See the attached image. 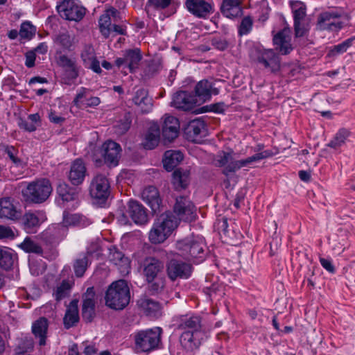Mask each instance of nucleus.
<instances>
[{"instance_id":"nucleus-28","label":"nucleus","mask_w":355,"mask_h":355,"mask_svg":"<svg viewBox=\"0 0 355 355\" xmlns=\"http://www.w3.org/2000/svg\"><path fill=\"white\" fill-rule=\"evenodd\" d=\"M58 64L64 69L67 78L70 80H76L79 76V67L75 60L69 58L65 55L59 56Z\"/></svg>"},{"instance_id":"nucleus-58","label":"nucleus","mask_w":355,"mask_h":355,"mask_svg":"<svg viewBox=\"0 0 355 355\" xmlns=\"http://www.w3.org/2000/svg\"><path fill=\"white\" fill-rule=\"evenodd\" d=\"M5 151L15 164L18 166L21 163V159L16 156L17 152L13 146H7Z\"/></svg>"},{"instance_id":"nucleus-11","label":"nucleus","mask_w":355,"mask_h":355,"mask_svg":"<svg viewBox=\"0 0 355 355\" xmlns=\"http://www.w3.org/2000/svg\"><path fill=\"white\" fill-rule=\"evenodd\" d=\"M57 10L62 19L69 21H80L86 14V9L76 0H64Z\"/></svg>"},{"instance_id":"nucleus-18","label":"nucleus","mask_w":355,"mask_h":355,"mask_svg":"<svg viewBox=\"0 0 355 355\" xmlns=\"http://www.w3.org/2000/svg\"><path fill=\"white\" fill-rule=\"evenodd\" d=\"M184 133L188 140L195 143L199 142L207 135L205 121L200 118L191 121L184 128Z\"/></svg>"},{"instance_id":"nucleus-35","label":"nucleus","mask_w":355,"mask_h":355,"mask_svg":"<svg viewBox=\"0 0 355 355\" xmlns=\"http://www.w3.org/2000/svg\"><path fill=\"white\" fill-rule=\"evenodd\" d=\"M92 253L90 252H86L79 255L74 261L73 268L76 277H82L88 266L91 264L90 257Z\"/></svg>"},{"instance_id":"nucleus-3","label":"nucleus","mask_w":355,"mask_h":355,"mask_svg":"<svg viewBox=\"0 0 355 355\" xmlns=\"http://www.w3.org/2000/svg\"><path fill=\"white\" fill-rule=\"evenodd\" d=\"M141 267L149 292L152 294L160 293L164 289L166 282L163 262L155 257H148L144 259Z\"/></svg>"},{"instance_id":"nucleus-26","label":"nucleus","mask_w":355,"mask_h":355,"mask_svg":"<svg viewBox=\"0 0 355 355\" xmlns=\"http://www.w3.org/2000/svg\"><path fill=\"white\" fill-rule=\"evenodd\" d=\"M186 6L189 11L198 17H206L211 12V4L204 0H187Z\"/></svg>"},{"instance_id":"nucleus-23","label":"nucleus","mask_w":355,"mask_h":355,"mask_svg":"<svg viewBox=\"0 0 355 355\" xmlns=\"http://www.w3.org/2000/svg\"><path fill=\"white\" fill-rule=\"evenodd\" d=\"M215 85L212 80L204 79L199 81L195 87V96L203 101L209 100L212 95H217L219 93Z\"/></svg>"},{"instance_id":"nucleus-10","label":"nucleus","mask_w":355,"mask_h":355,"mask_svg":"<svg viewBox=\"0 0 355 355\" xmlns=\"http://www.w3.org/2000/svg\"><path fill=\"white\" fill-rule=\"evenodd\" d=\"M89 193L98 203H104L110 194V183L106 175L98 173L92 180Z\"/></svg>"},{"instance_id":"nucleus-48","label":"nucleus","mask_w":355,"mask_h":355,"mask_svg":"<svg viewBox=\"0 0 355 355\" xmlns=\"http://www.w3.org/2000/svg\"><path fill=\"white\" fill-rule=\"evenodd\" d=\"M55 42L65 49L70 50L73 43V37L68 33H62L58 35Z\"/></svg>"},{"instance_id":"nucleus-59","label":"nucleus","mask_w":355,"mask_h":355,"mask_svg":"<svg viewBox=\"0 0 355 355\" xmlns=\"http://www.w3.org/2000/svg\"><path fill=\"white\" fill-rule=\"evenodd\" d=\"M18 124L21 129H23L28 132H33L36 130V125H35V123L28 122L22 119H19Z\"/></svg>"},{"instance_id":"nucleus-57","label":"nucleus","mask_w":355,"mask_h":355,"mask_svg":"<svg viewBox=\"0 0 355 355\" xmlns=\"http://www.w3.org/2000/svg\"><path fill=\"white\" fill-rule=\"evenodd\" d=\"M211 44L217 49L220 51L225 50L228 46L229 43L225 39L215 37L211 40Z\"/></svg>"},{"instance_id":"nucleus-27","label":"nucleus","mask_w":355,"mask_h":355,"mask_svg":"<svg viewBox=\"0 0 355 355\" xmlns=\"http://www.w3.org/2000/svg\"><path fill=\"white\" fill-rule=\"evenodd\" d=\"M132 101L142 113H148L152 109L153 100L148 96V91L144 88L136 91Z\"/></svg>"},{"instance_id":"nucleus-5","label":"nucleus","mask_w":355,"mask_h":355,"mask_svg":"<svg viewBox=\"0 0 355 355\" xmlns=\"http://www.w3.org/2000/svg\"><path fill=\"white\" fill-rule=\"evenodd\" d=\"M177 218L171 213L161 214L155 221L149 232V240L153 244L163 243L178 227Z\"/></svg>"},{"instance_id":"nucleus-7","label":"nucleus","mask_w":355,"mask_h":355,"mask_svg":"<svg viewBox=\"0 0 355 355\" xmlns=\"http://www.w3.org/2000/svg\"><path fill=\"white\" fill-rule=\"evenodd\" d=\"M162 333V328L155 327L136 334L135 341L137 352H148L157 348L161 341Z\"/></svg>"},{"instance_id":"nucleus-45","label":"nucleus","mask_w":355,"mask_h":355,"mask_svg":"<svg viewBox=\"0 0 355 355\" xmlns=\"http://www.w3.org/2000/svg\"><path fill=\"white\" fill-rule=\"evenodd\" d=\"M349 131L345 128L339 130L334 139L329 142L328 146L334 148L340 147L345 143V140L349 136Z\"/></svg>"},{"instance_id":"nucleus-4","label":"nucleus","mask_w":355,"mask_h":355,"mask_svg":"<svg viewBox=\"0 0 355 355\" xmlns=\"http://www.w3.org/2000/svg\"><path fill=\"white\" fill-rule=\"evenodd\" d=\"M105 304L114 310L123 309L130 302V293L125 280L121 279L112 283L105 293Z\"/></svg>"},{"instance_id":"nucleus-15","label":"nucleus","mask_w":355,"mask_h":355,"mask_svg":"<svg viewBox=\"0 0 355 355\" xmlns=\"http://www.w3.org/2000/svg\"><path fill=\"white\" fill-rule=\"evenodd\" d=\"M81 315L83 320L88 323L92 322L96 317V293L94 287L87 288L82 295Z\"/></svg>"},{"instance_id":"nucleus-61","label":"nucleus","mask_w":355,"mask_h":355,"mask_svg":"<svg viewBox=\"0 0 355 355\" xmlns=\"http://www.w3.org/2000/svg\"><path fill=\"white\" fill-rule=\"evenodd\" d=\"M36 55L34 51H28L26 53L25 64L27 67L31 68L35 65Z\"/></svg>"},{"instance_id":"nucleus-6","label":"nucleus","mask_w":355,"mask_h":355,"mask_svg":"<svg viewBox=\"0 0 355 355\" xmlns=\"http://www.w3.org/2000/svg\"><path fill=\"white\" fill-rule=\"evenodd\" d=\"M51 192L50 181L47 179H41L30 182L22 193L26 201L40 204L45 202Z\"/></svg>"},{"instance_id":"nucleus-29","label":"nucleus","mask_w":355,"mask_h":355,"mask_svg":"<svg viewBox=\"0 0 355 355\" xmlns=\"http://www.w3.org/2000/svg\"><path fill=\"white\" fill-rule=\"evenodd\" d=\"M243 0H223L220 6L222 14L228 18H235L242 15Z\"/></svg>"},{"instance_id":"nucleus-21","label":"nucleus","mask_w":355,"mask_h":355,"mask_svg":"<svg viewBox=\"0 0 355 355\" xmlns=\"http://www.w3.org/2000/svg\"><path fill=\"white\" fill-rule=\"evenodd\" d=\"M141 198L151 208L154 214H158L162 210V199L158 189L154 186L144 188L141 193Z\"/></svg>"},{"instance_id":"nucleus-60","label":"nucleus","mask_w":355,"mask_h":355,"mask_svg":"<svg viewBox=\"0 0 355 355\" xmlns=\"http://www.w3.org/2000/svg\"><path fill=\"white\" fill-rule=\"evenodd\" d=\"M14 236V232L10 227L0 225V239L8 238L12 239Z\"/></svg>"},{"instance_id":"nucleus-47","label":"nucleus","mask_w":355,"mask_h":355,"mask_svg":"<svg viewBox=\"0 0 355 355\" xmlns=\"http://www.w3.org/2000/svg\"><path fill=\"white\" fill-rule=\"evenodd\" d=\"M353 39L350 38L346 40L338 45H335L332 47V49L329 51L327 55L329 57H334L338 54L345 53L347 49L352 45Z\"/></svg>"},{"instance_id":"nucleus-33","label":"nucleus","mask_w":355,"mask_h":355,"mask_svg":"<svg viewBox=\"0 0 355 355\" xmlns=\"http://www.w3.org/2000/svg\"><path fill=\"white\" fill-rule=\"evenodd\" d=\"M0 218L10 220H18L19 212L12 204L10 198L0 200Z\"/></svg>"},{"instance_id":"nucleus-53","label":"nucleus","mask_w":355,"mask_h":355,"mask_svg":"<svg viewBox=\"0 0 355 355\" xmlns=\"http://www.w3.org/2000/svg\"><path fill=\"white\" fill-rule=\"evenodd\" d=\"M89 91L82 87L80 91L76 94L75 98L73 99V103L76 107H83L84 106V102L87 101L89 98Z\"/></svg>"},{"instance_id":"nucleus-13","label":"nucleus","mask_w":355,"mask_h":355,"mask_svg":"<svg viewBox=\"0 0 355 355\" xmlns=\"http://www.w3.org/2000/svg\"><path fill=\"white\" fill-rule=\"evenodd\" d=\"M166 272L173 282L178 279H188L191 275L192 266L182 260L172 259L166 263Z\"/></svg>"},{"instance_id":"nucleus-8","label":"nucleus","mask_w":355,"mask_h":355,"mask_svg":"<svg viewBox=\"0 0 355 355\" xmlns=\"http://www.w3.org/2000/svg\"><path fill=\"white\" fill-rule=\"evenodd\" d=\"M96 151L101 157L97 158L96 155H94V159L97 164L101 165L103 162L109 166H115L118 164L121 148L116 142L107 141Z\"/></svg>"},{"instance_id":"nucleus-50","label":"nucleus","mask_w":355,"mask_h":355,"mask_svg":"<svg viewBox=\"0 0 355 355\" xmlns=\"http://www.w3.org/2000/svg\"><path fill=\"white\" fill-rule=\"evenodd\" d=\"M36 28L29 21L21 24L19 31V35L22 38L31 39L35 34Z\"/></svg>"},{"instance_id":"nucleus-43","label":"nucleus","mask_w":355,"mask_h":355,"mask_svg":"<svg viewBox=\"0 0 355 355\" xmlns=\"http://www.w3.org/2000/svg\"><path fill=\"white\" fill-rule=\"evenodd\" d=\"M131 123L132 119L130 113H125L123 119L118 121L117 124L114 125L115 132L120 135L125 134L130 129Z\"/></svg>"},{"instance_id":"nucleus-19","label":"nucleus","mask_w":355,"mask_h":355,"mask_svg":"<svg viewBox=\"0 0 355 355\" xmlns=\"http://www.w3.org/2000/svg\"><path fill=\"white\" fill-rule=\"evenodd\" d=\"M108 259L111 263L117 267L122 275H126L130 272V261L117 248L112 246L110 248Z\"/></svg>"},{"instance_id":"nucleus-64","label":"nucleus","mask_w":355,"mask_h":355,"mask_svg":"<svg viewBox=\"0 0 355 355\" xmlns=\"http://www.w3.org/2000/svg\"><path fill=\"white\" fill-rule=\"evenodd\" d=\"M49 118L51 122L55 124H62L65 119L64 117L59 116L56 114L55 112L51 111L49 114Z\"/></svg>"},{"instance_id":"nucleus-22","label":"nucleus","mask_w":355,"mask_h":355,"mask_svg":"<svg viewBox=\"0 0 355 355\" xmlns=\"http://www.w3.org/2000/svg\"><path fill=\"white\" fill-rule=\"evenodd\" d=\"M42 212L37 211H26L22 216H19L18 218L23 229L28 234H33L37 232V228L41 224L40 216Z\"/></svg>"},{"instance_id":"nucleus-49","label":"nucleus","mask_w":355,"mask_h":355,"mask_svg":"<svg viewBox=\"0 0 355 355\" xmlns=\"http://www.w3.org/2000/svg\"><path fill=\"white\" fill-rule=\"evenodd\" d=\"M253 19L250 16L244 17L239 26L238 33L240 36L248 35L252 29Z\"/></svg>"},{"instance_id":"nucleus-52","label":"nucleus","mask_w":355,"mask_h":355,"mask_svg":"<svg viewBox=\"0 0 355 355\" xmlns=\"http://www.w3.org/2000/svg\"><path fill=\"white\" fill-rule=\"evenodd\" d=\"M71 286L69 283L65 280L62 281L61 284L57 287L55 297L57 301H60V300L67 297L70 291Z\"/></svg>"},{"instance_id":"nucleus-25","label":"nucleus","mask_w":355,"mask_h":355,"mask_svg":"<svg viewBox=\"0 0 355 355\" xmlns=\"http://www.w3.org/2000/svg\"><path fill=\"white\" fill-rule=\"evenodd\" d=\"M128 213L132 220L138 225H144L148 220L146 209L136 200L128 202Z\"/></svg>"},{"instance_id":"nucleus-31","label":"nucleus","mask_w":355,"mask_h":355,"mask_svg":"<svg viewBox=\"0 0 355 355\" xmlns=\"http://www.w3.org/2000/svg\"><path fill=\"white\" fill-rule=\"evenodd\" d=\"M273 43L276 49L283 55L289 53L293 49L291 37L286 30L279 31L274 36Z\"/></svg>"},{"instance_id":"nucleus-14","label":"nucleus","mask_w":355,"mask_h":355,"mask_svg":"<svg viewBox=\"0 0 355 355\" xmlns=\"http://www.w3.org/2000/svg\"><path fill=\"white\" fill-rule=\"evenodd\" d=\"M196 208L193 203L185 196H179L176 198L173 206V211L178 216L179 220L191 222L196 219Z\"/></svg>"},{"instance_id":"nucleus-55","label":"nucleus","mask_w":355,"mask_h":355,"mask_svg":"<svg viewBox=\"0 0 355 355\" xmlns=\"http://www.w3.org/2000/svg\"><path fill=\"white\" fill-rule=\"evenodd\" d=\"M80 221V217L77 214H71L64 211L63 214L62 223L64 226L75 225Z\"/></svg>"},{"instance_id":"nucleus-2","label":"nucleus","mask_w":355,"mask_h":355,"mask_svg":"<svg viewBox=\"0 0 355 355\" xmlns=\"http://www.w3.org/2000/svg\"><path fill=\"white\" fill-rule=\"evenodd\" d=\"M272 155L273 153L270 150H264L246 159L236 160L231 153L221 151L216 155L214 162L217 167L223 168L222 173L227 178H230L242 167L254 162L270 157Z\"/></svg>"},{"instance_id":"nucleus-40","label":"nucleus","mask_w":355,"mask_h":355,"mask_svg":"<svg viewBox=\"0 0 355 355\" xmlns=\"http://www.w3.org/2000/svg\"><path fill=\"white\" fill-rule=\"evenodd\" d=\"M57 193L62 200L66 202L74 200L78 196L76 189L70 187L64 182L58 184L57 187Z\"/></svg>"},{"instance_id":"nucleus-37","label":"nucleus","mask_w":355,"mask_h":355,"mask_svg":"<svg viewBox=\"0 0 355 355\" xmlns=\"http://www.w3.org/2000/svg\"><path fill=\"white\" fill-rule=\"evenodd\" d=\"M138 306L148 315H155L161 309L159 303L146 296H142L137 300Z\"/></svg>"},{"instance_id":"nucleus-54","label":"nucleus","mask_w":355,"mask_h":355,"mask_svg":"<svg viewBox=\"0 0 355 355\" xmlns=\"http://www.w3.org/2000/svg\"><path fill=\"white\" fill-rule=\"evenodd\" d=\"M294 28L296 37L304 36L309 29V24L306 21V19L295 22Z\"/></svg>"},{"instance_id":"nucleus-1","label":"nucleus","mask_w":355,"mask_h":355,"mask_svg":"<svg viewBox=\"0 0 355 355\" xmlns=\"http://www.w3.org/2000/svg\"><path fill=\"white\" fill-rule=\"evenodd\" d=\"M202 318L198 315H182L177 328L183 331L180 338L182 346L188 351L199 347L202 339Z\"/></svg>"},{"instance_id":"nucleus-32","label":"nucleus","mask_w":355,"mask_h":355,"mask_svg":"<svg viewBox=\"0 0 355 355\" xmlns=\"http://www.w3.org/2000/svg\"><path fill=\"white\" fill-rule=\"evenodd\" d=\"M49 327L48 320L41 317L33 323L32 332L36 338H39V345H46V334Z\"/></svg>"},{"instance_id":"nucleus-24","label":"nucleus","mask_w":355,"mask_h":355,"mask_svg":"<svg viewBox=\"0 0 355 355\" xmlns=\"http://www.w3.org/2000/svg\"><path fill=\"white\" fill-rule=\"evenodd\" d=\"M86 173L87 168L84 162L81 159H76L71 165L68 178L73 185L78 186L83 182Z\"/></svg>"},{"instance_id":"nucleus-34","label":"nucleus","mask_w":355,"mask_h":355,"mask_svg":"<svg viewBox=\"0 0 355 355\" xmlns=\"http://www.w3.org/2000/svg\"><path fill=\"white\" fill-rule=\"evenodd\" d=\"M190 182V173L187 170L177 168L173 173L172 183L175 190L186 189Z\"/></svg>"},{"instance_id":"nucleus-41","label":"nucleus","mask_w":355,"mask_h":355,"mask_svg":"<svg viewBox=\"0 0 355 355\" xmlns=\"http://www.w3.org/2000/svg\"><path fill=\"white\" fill-rule=\"evenodd\" d=\"M15 254L9 250L0 247V267L4 270L10 269L15 261Z\"/></svg>"},{"instance_id":"nucleus-17","label":"nucleus","mask_w":355,"mask_h":355,"mask_svg":"<svg viewBox=\"0 0 355 355\" xmlns=\"http://www.w3.org/2000/svg\"><path fill=\"white\" fill-rule=\"evenodd\" d=\"M196 96L187 91H179L173 94L171 106L182 111H190L197 104Z\"/></svg>"},{"instance_id":"nucleus-46","label":"nucleus","mask_w":355,"mask_h":355,"mask_svg":"<svg viewBox=\"0 0 355 355\" xmlns=\"http://www.w3.org/2000/svg\"><path fill=\"white\" fill-rule=\"evenodd\" d=\"M112 20L110 15H103L99 19V27L102 35L108 37L112 34Z\"/></svg>"},{"instance_id":"nucleus-38","label":"nucleus","mask_w":355,"mask_h":355,"mask_svg":"<svg viewBox=\"0 0 355 355\" xmlns=\"http://www.w3.org/2000/svg\"><path fill=\"white\" fill-rule=\"evenodd\" d=\"M183 158L184 155L180 151H166L163 159L164 168L168 171H171L183 160Z\"/></svg>"},{"instance_id":"nucleus-51","label":"nucleus","mask_w":355,"mask_h":355,"mask_svg":"<svg viewBox=\"0 0 355 355\" xmlns=\"http://www.w3.org/2000/svg\"><path fill=\"white\" fill-rule=\"evenodd\" d=\"M80 58L84 65L87 64L88 62H91L92 60L96 58L95 51L91 44H85L83 46L80 53Z\"/></svg>"},{"instance_id":"nucleus-56","label":"nucleus","mask_w":355,"mask_h":355,"mask_svg":"<svg viewBox=\"0 0 355 355\" xmlns=\"http://www.w3.org/2000/svg\"><path fill=\"white\" fill-rule=\"evenodd\" d=\"M171 2V0H148L147 6L157 10L164 9L167 8Z\"/></svg>"},{"instance_id":"nucleus-16","label":"nucleus","mask_w":355,"mask_h":355,"mask_svg":"<svg viewBox=\"0 0 355 355\" xmlns=\"http://www.w3.org/2000/svg\"><path fill=\"white\" fill-rule=\"evenodd\" d=\"M342 14L336 10H327L318 16L317 26L320 31H337L343 28V23L331 20L341 17Z\"/></svg>"},{"instance_id":"nucleus-42","label":"nucleus","mask_w":355,"mask_h":355,"mask_svg":"<svg viewBox=\"0 0 355 355\" xmlns=\"http://www.w3.org/2000/svg\"><path fill=\"white\" fill-rule=\"evenodd\" d=\"M291 6L293 10L294 23L306 19V10L305 4L300 1H291Z\"/></svg>"},{"instance_id":"nucleus-12","label":"nucleus","mask_w":355,"mask_h":355,"mask_svg":"<svg viewBox=\"0 0 355 355\" xmlns=\"http://www.w3.org/2000/svg\"><path fill=\"white\" fill-rule=\"evenodd\" d=\"M205 244L199 239H185L178 243V248L187 259H202L204 257Z\"/></svg>"},{"instance_id":"nucleus-63","label":"nucleus","mask_w":355,"mask_h":355,"mask_svg":"<svg viewBox=\"0 0 355 355\" xmlns=\"http://www.w3.org/2000/svg\"><path fill=\"white\" fill-rule=\"evenodd\" d=\"M85 66L89 69H92L94 72L97 73H100L101 72L100 63L99 61L96 59V58L92 60L91 62H88Z\"/></svg>"},{"instance_id":"nucleus-30","label":"nucleus","mask_w":355,"mask_h":355,"mask_svg":"<svg viewBox=\"0 0 355 355\" xmlns=\"http://www.w3.org/2000/svg\"><path fill=\"white\" fill-rule=\"evenodd\" d=\"M78 300H73L67 307L63 318L64 328L69 329L75 326L79 321Z\"/></svg>"},{"instance_id":"nucleus-20","label":"nucleus","mask_w":355,"mask_h":355,"mask_svg":"<svg viewBox=\"0 0 355 355\" xmlns=\"http://www.w3.org/2000/svg\"><path fill=\"white\" fill-rule=\"evenodd\" d=\"M180 132V122L178 118L165 114L163 117L162 132L164 139L168 142L178 137Z\"/></svg>"},{"instance_id":"nucleus-62","label":"nucleus","mask_w":355,"mask_h":355,"mask_svg":"<svg viewBox=\"0 0 355 355\" xmlns=\"http://www.w3.org/2000/svg\"><path fill=\"white\" fill-rule=\"evenodd\" d=\"M320 262L322 267L325 268L328 272L334 273L336 270L331 261L324 258H320Z\"/></svg>"},{"instance_id":"nucleus-44","label":"nucleus","mask_w":355,"mask_h":355,"mask_svg":"<svg viewBox=\"0 0 355 355\" xmlns=\"http://www.w3.org/2000/svg\"><path fill=\"white\" fill-rule=\"evenodd\" d=\"M19 247L25 252L29 253L33 252L40 254L43 252L42 247L28 237L24 239Z\"/></svg>"},{"instance_id":"nucleus-36","label":"nucleus","mask_w":355,"mask_h":355,"mask_svg":"<svg viewBox=\"0 0 355 355\" xmlns=\"http://www.w3.org/2000/svg\"><path fill=\"white\" fill-rule=\"evenodd\" d=\"M160 139V130L157 124L151 125L145 136L143 144L146 149H154L159 144Z\"/></svg>"},{"instance_id":"nucleus-9","label":"nucleus","mask_w":355,"mask_h":355,"mask_svg":"<svg viewBox=\"0 0 355 355\" xmlns=\"http://www.w3.org/2000/svg\"><path fill=\"white\" fill-rule=\"evenodd\" d=\"M251 56L254 62L271 73H276L280 69L279 58L272 49L256 48L252 51Z\"/></svg>"},{"instance_id":"nucleus-39","label":"nucleus","mask_w":355,"mask_h":355,"mask_svg":"<svg viewBox=\"0 0 355 355\" xmlns=\"http://www.w3.org/2000/svg\"><path fill=\"white\" fill-rule=\"evenodd\" d=\"M123 55L126 60L127 67L130 72H132L138 67L139 63L142 58L140 50L139 49H128L124 52Z\"/></svg>"}]
</instances>
